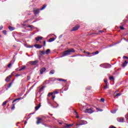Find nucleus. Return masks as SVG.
Returning <instances> with one entry per match:
<instances>
[{
  "mask_svg": "<svg viewBox=\"0 0 128 128\" xmlns=\"http://www.w3.org/2000/svg\"><path fill=\"white\" fill-rule=\"evenodd\" d=\"M76 50L74 48H70L68 50H66L63 52L62 56H70L72 54V52H75Z\"/></svg>",
  "mask_w": 128,
  "mask_h": 128,
  "instance_id": "obj_1",
  "label": "nucleus"
},
{
  "mask_svg": "<svg viewBox=\"0 0 128 128\" xmlns=\"http://www.w3.org/2000/svg\"><path fill=\"white\" fill-rule=\"evenodd\" d=\"M86 110L84 112H86L87 114H92L94 110V108L90 107V106L87 105L86 106Z\"/></svg>",
  "mask_w": 128,
  "mask_h": 128,
  "instance_id": "obj_2",
  "label": "nucleus"
},
{
  "mask_svg": "<svg viewBox=\"0 0 128 128\" xmlns=\"http://www.w3.org/2000/svg\"><path fill=\"white\" fill-rule=\"evenodd\" d=\"M100 52L98 51H96V52H93L92 53H90L89 52H84V54H86L88 56H96V54H98Z\"/></svg>",
  "mask_w": 128,
  "mask_h": 128,
  "instance_id": "obj_3",
  "label": "nucleus"
},
{
  "mask_svg": "<svg viewBox=\"0 0 128 128\" xmlns=\"http://www.w3.org/2000/svg\"><path fill=\"white\" fill-rule=\"evenodd\" d=\"M100 66L102 68H110V64H102L100 65Z\"/></svg>",
  "mask_w": 128,
  "mask_h": 128,
  "instance_id": "obj_4",
  "label": "nucleus"
},
{
  "mask_svg": "<svg viewBox=\"0 0 128 128\" xmlns=\"http://www.w3.org/2000/svg\"><path fill=\"white\" fill-rule=\"evenodd\" d=\"M32 66H36L38 62V60H36L35 61H30L28 62Z\"/></svg>",
  "mask_w": 128,
  "mask_h": 128,
  "instance_id": "obj_5",
  "label": "nucleus"
},
{
  "mask_svg": "<svg viewBox=\"0 0 128 128\" xmlns=\"http://www.w3.org/2000/svg\"><path fill=\"white\" fill-rule=\"evenodd\" d=\"M117 120L119 122H124V118L122 117H118L117 118Z\"/></svg>",
  "mask_w": 128,
  "mask_h": 128,
  "instance_id": "obj_6",
  "label": "nucleus"
},
{
  "mask_svg": "<svg viewBox=\"0 0 128 128\" xmlns=\"http://www.w3.org/2000/svg\"><path fill=\"white\" fill-rule=\"evenodd\" d=\"M14 74V72H12L11 74V75L8 76L6 77V79L5 80L6 82H8L9 80H10V78L12 76V75Z\"/></svg>",
  "mask_w": 128,
  "mask_h": 128,
  "instance_id": "obj_7",
  "label": "nucleus"
},
{
  "mask_svg": "<svg viewBox=\"0 0 128 128\" xmlns=\"http://www.w3.org/2000/svg\"><path fill=\"white\" fill-rule=\"evenodd\" d=\"M80 122V124H79V126H82L83 124H88L86 121L84 120H81Z\"/></svg>",
  "mask_w": 128,
  "mask_h": 128,
  "instance_id": "obj_8",
  "label": "nucleus"
},
{
  "mask_svg": "<svg viewBox=\"0 0 128 128\" xmlns=\"http://www.w3.org/2000/svg\"><path fill=\"white\" fill-rule=\"evenodd\" d=\"M46 70V68H42L40 70V74H42Z\"/></svg>",
  "mask_w": 128,
  "mask_h": 128,
  "instance_id": "obj_9",
  "label": "nucleus"
},
{
  "mask_svg": "<svg viewBox=\"0 0 128 128\" xmlns=\"http://www.w3.org/2000/svg\"><path fill=\"white\" fill-rule=\"evenodd\" d=\"M80 28V26H74V28H72V32H74V30H78Z\"/></svg>",
  "mask_w": 128,
  "mask_h": 128,
  "instance_id": "obj_10",
  "label": "nucleus"
},
{
  "mask_svg": "<svg viewBox=\"0 0 128 128\" xmlns=\"http://www.w3.org/2000/svg\"><path fill=\"white\" fill-rule=\"evenodd\" d=\"M74 124H65V126H64V128H70L71 126H72Z\"/></svg>",
  "mask_w": 128,
  "mask_h": 128,
  "instance_id": "obj_11",
  "label": "nucleus"
},
{
  "mask_svg": "<svg viewBox=\"0 0 128 128\" xmlns=\"http://www.w3.org/2000/svg\"><path fill=\"white\" fill-rule=\"evenodd\" d=\"M34 14L35 16H36V14H38L40 12V9H37L34 10Z\"/></svg>",
  "mask_w": 128,
  "mask_h": 128,
  "instance_id": "obj_12",
  "label": "nucleus"
},
{
  "mask_svg": "<svg viewBox=\"0 0 128 128\" xmlns=\"http://www.w3.org/2000/svg\"><path fill=\"white\" fill-rule=\"evenodd\" d=\"M34 46L36 48H42V46L38 44H35Z\"/></svg>",
  "mask_w": 128,
  "mask_h": 128,
  "instance_id": "obj_13",
  "label": "nucleus"
},
{
  "mask_svg": "<svg viewBox=\"0 0 128 128\" xmlns=\"http://www.w3.org/2000/svg\"><path fill=\"white\" fill-rule=\"evenodd\" d=\"M37 122H36V124H40V122H42V118H37Z\"/></svg>",
  "mask_w": 128,
  "mask_h": 128,
  "instance_id": "obj_14",
  "label": "nucleus"
},
{
  "mask_svg": "<svg viewBox=\"0 0 128 128\" xmlns=\"http://www.w3.org/2000/svg\"><path fill=\"white\" fill-rule=\"evenodd\" d=\"M35 40H36V42H38V40H42V37L40 36H38L36 38Z\"/></svg>",
  "mask_w": 128,
  "mask_h": 128,
  "instance_id": "obj_15",
  "label": "nucleus"
},
{
  "mask_svg": "<svg viewBox=\"0 0 128 128\" xmlns=\"http://www.w3.org/2000/svg\"><path fill=\"white\" fill-rule=\"evenodd\" d=\"M116 91L113 94L114 96V98H116V96H122V93H118L116 96H114V94H116Z\"/></svg>",
  "mask_w": 128,
  "mask_h": 128,
  "instance_id": "obj_16",
  "label": "nucleus"
},
{
  "mask_svg": "<svg viewBox=\"0 0 128 128\" xmlns=\"http://www.w3.org/2000/svg\"><path fill=\"white\" fill-rule=\"evenodd\" d=\"M14 60H12L8 64V68H10L12 64H14Z\"/></svg>",
  "mask_w": 128,
  "mask_h": 128,
  "instance_id": "obj_17",
  "label": "nucleus"
},
{
  "mask_svg": "<svg viewBox=\"0 0 128 128\" xmlns=\"http://www.w3.org/2000/svg\"><path fill=\"white\" fill-rule=\"evenodd\" d=\"M126 64H128V62L125 61L122 64V66L124 68V66H126Z\"/></svg>",
  "mask_w": 128,
  "mask_h": 128,
  "instance_id": "obj_18",
  "label": "nucleus"
},
{
  "mask_svg": "<svg viewBox=\"0 0 128 128\" xmlns=\"http://www.w3.org/2000/svg\"><path fill=\"white\" fill-rule=\"evenodd\" d=\"M57 80H58L59 82H66V80L62 78H58Z\"/></svg>",
  "mask_w": 128,
  "mask_h": 128,
  "instance_id": "obj_19",
  "label": "nucleus"
},
{
  "mask_svg": "<svg viewBox=\"0 0 128 128\" xmlns=\"http://www.w3.org/2000/svg\"><path fill=\"white\" fill-rule=\"evenodd\" d=\"M54 38H50L48 40V42H54Z\"/></svg>",
  "mask_w": 128,
  "mask_h": 128,
  "instance_id": "obj_20",
  "label": "nucleus"
},
{
  "mask_svg": "<svg viewBox=\"0 0 128 128\" xmlns=\"http://www.w3.org/2000/svg\"><path fill=\"white\" fill-rule=\"evenodd\" d=\"M40 108V104H39V105L36 106L35 107V110H38V108Z\"/></svg>",
  "mask_w": 128,
  "mask_h": 128,
  "instance_id": "obj_21",
  "label": "nucleus"
},
{
  "mask_svg": "<svg viewBox=\"0 0 128 128\" xmlns=\"http://www.w3.org/2000/svg\"><path fill=\"white\" fill-rule=\"evenodd\" d=\"M22 100V98H18L15 99L14 100H13L12 103L14 104V102H16V100Z\"/></svg>",
  "mask_w": 128,
  "mask_h": 128,
  "instance_id": "obj_22",
  "label": "nucleus"
},
{
  "mask_svg": "<svg viewBox=\"0 0 128 128\" xmlns=\"http://www.w3.org/2000/svg\"><path fill=\"white\" fill-rule=\"evenodd\" d=\"M60 90H56L54 92V94H60Z\"/></svg>",
  "mask_w": 128,
  "mask_h": 128,
  "instance_id": "obj_23",
  "label": "nucleus"
},
{
  "mask_svg": "<svg viewBox=\"0 0 128 128\" xmlns=\"http://www.w3.org/2000/svg\"><path fill=\"white\" fill-rule=\"evenodd\" d=\"M54 104H57V106H54V105H52V108H58V104H57L56 102H54Z\"/></svg>",
  "mask_w": 128,
  "mask_h": 128,
  "instance_id": "obj_24",
  "label": "nucleus"
},
{
  "mask_svg": "<svg viewBox=\"0 0 128 128\" xmlns=\"http://www.w3.org/2000/svg\"><path fill=\"white\" fill-rule=\"evenodd\" d=\"M50 52V49H48L46 50V54H48Z\"/></svg>",
  "mask_w": 128,
  "mask_h": 128,
  "instance_id": "obj_25",
  "label": "nucleus"
},
{
  "mask_svg": "<svg viewBox=\"0 0 128 128\" xmlns=\"http://www.w3.org/2000/svg\"><path fill=\"white\" fill-rule=\"evenodd\" d=\"M50 74H54V70H51L50 71Z\"/></svg>",
  "mask_w": 128,
  "mask_h": 128,
  "instance_id": "obj_26",
  "label": "nucleus"
},
{
  "mask_svg": "<svg viewBox=\"0 0 128 128\" xmlns=\"http://www.w3.org/2000/svg\"><path fill=\"white\" fill-rule=\"evenodd\" d=\"M46 5H44L42 8L40 10H44V8H46Z\"/></svg>",
  "mask_w": 128,
  "mask_h": 128,
  "instance_id": "obj_27",
  "label": "nucleus"
},
{
  "mask_svg": "<svg viewBox=\"0 0 128 128\" xmlns=\"http://www.w3.org/2000/svg\"><path fill=\"white\" fill-rule=\"evenodd\" d=\"M9 30H14V28H12V26H10L9 27Z\"/></svg>",
  "mask_w": 128,
  "mask_h": 128,
  "instance_id": "obj_28",
  "label": "nucleus"
},
{
  "mask_svg": "<svg viewBox=\"0 0 128 128\" xmlns=\"http://www.w3.org/2000/svg\"><path fill=\"white\" fill-rule=\"evenodd\" d=\"M108 88V83L106 84V85L104 86V90H106V88Z\"/></svg>",
  "mask_w": 128,
  "mask_h": 128,
  "instance_id": "obj_29",
  "label": "nucleus"
},
{
  "mask_svg": "<svg viewBox=\"0 0 128 128\" xmlns=\"http://www.w3.org/2000/svg\"><path fill=\"white\" fill-rule=\"evenodd\" d=\"M12 82L10 83L9 85L8 86V88H10L12 86Z\"/></svg>",
  "mask_w": 128,
  "mask_h": 128,
  "instance_id": "obj_30",
  "label": "nucleus"
},
{
  "mask_svg": "<svg viewBox=\"0 0 128 128\" xmlns=\"http://www.w3.org/2000/svg\"><path fill=\"white\" fill-rule=\"evenodd\" d=\"M6 102H8V101H5L2 104V106H4V105H6Z\"/></svg>",
  "mask_w": 128,
  "mask_h": 128,
  "instance_id": "obj_31",
  "label": "nucleus"
},
{
  "mask_svg": "<svg viewBox=\"0 0 128 128\" xmlns=\"http://www.w3.org/2000/svg\"><path fill=\"white\" fill-rule=\"evenodd\" d=\"M54 92H49L48 94V96H52Z\"/></svg>",
  "mask_w": 128,
  "mask_h": 128,
  "instance_id": "obj_32",
  "label": "nucleus"
},
{
  "mask_svg": "<svg viewBox=\"0 0 128 128\" xmlns=\"http://www.w3.org/2000/svg\"><path fill=\"white\" fill-rule=\"evenodd\" d=\"M26 68V66H23L22 68L20 70H24Z\"/></svg>",
  "mask_w": 128,
  "mask_h": 128,
  "instance_id": "obj_33",
  "label": "nucleus"
},
{
  "mask_svg": "<svg viewBox=\"0 0 128 128\" xmlns=\"http://www.w3.org/2000/svg\"><path fill=\"white\" fill-rule=\"evenodd\" d=\"M27 28H34V26L32 25H30L27 26Z\"/></svg>",
  "mask_w": 128,
  "mask_h": 128,
  "instance_id": "obj_34",
  "label": "nucleus"
},
{
  "mask_svg": "<svg viewBox=\"0 0 128 128\" xmlns=\"http://www.w3.org/2000/svg\"><path fill=\"white\" fill-rule=\"evenodd\" d=\"M40 52L42 54H46V52H44V51H40Z\"/></svg>",
  "mask_w": 128,
  "mask_h": 128,
  "instance_id": "obj_35",
  "label": "nucleus"
},
{
  "mask_svg": "<svg viewBox=\"0 0 128 128\" xmlns=\"http://www.w3.org/2000/svg\"><path fill=\"white\" fill-rule=\"evenodd\" d=\"M109 80H114V77L112 76H110L109 78Z\"/></svg>",
  "mask_w": 128,
  "mask_h": 128,
  "instance_id": "obj_36",
  "label": "nucleus"
},
{
  "mask_svg": "<svg viewBox=\"0 0 128 128\" xmlns=\"http://www.w3.org/2000/svg\"><path fill=\"white\" fill-rule=\"evenodd\" d=\"M125 118H126V120H128V114L125 115Z\"/></svg>",
  "mask_w": 128,
  "mask_h": 128,
  "instance_id": "obj_37",
  "label": "nucleus"
},
{
  "mask_svg": "<svg viewBox=\"0 0 128 128\" xmlns=\"http://www.w3.org/2000/svg\"><path fill=\"white\" fill-rule=\"evenodd\" d=\"M3 34L5 35L6 34V30H3Z\"/></svg>",
  "mask_w": 128,
  "mask_h": 128,
  "instance_id": "obj_38",
  "label": "nucleus"
},
{
  "mask_svg": "<svg viewBox=\"0 0 128 128\" xmlns=\"http://www.w3.org/2000/svg\"><path fill=\"white\" fill-rule=\"evenodd\" d=\"M100 102H104V98H101Z\"/></svg>",
  "mask_w": 128,
  "mask_h": 128,
  "instance_id": "obj_39",
  "label": "nucleus"
},
{
  "mask_svg": "<svg viewBox=\"0 0 128 128\" xmlns=\"http://www.w3.org/2000/svg\"><path fill=\"white\" fill-rule=\"evenodd\" d=\"M116 110H113V111H111V112H112V114H116Z\"/></svg>",
  "mask_w": 128,
  "mask_h": 128,
  "instance_id": "obj_40",
  "label": "nucleus"
},
{
  "mask_svg": "<svg viewBox=\"0 0 128 128\" xmlns=\"http://www.w3.org/2000/svg\"><path fill=\"white\" fill-rule=\"evenodd\" d=\"M75 112L76 114V118H80V116H78V112Z\"/></svg>",
  "mask_w": 128,
  "mask_h": 128,
  "instance_id": "obj_41",
  "label": "nucleus"
},
{
  "mask_svg": "<svg viewBox=\"0 0 128 128\" xmlns=\"http://www.w3.org/2000/svg\"><path fill=\"white\" fill-rule=\"evenodd\" d=\"M4 28V26H0V30H2Z\"/></svg>",
  "mask_w": 128,
  "mask_h": 128,
  "instance_id": "obj_42",
  "label": "nucleus"
},
{
  "mask_svg": "<svg viewBox=\"0 0 128 128\" xmlns=\"http://www.w3.org/2000/svg\"><path fill=\"white\" fill-rule=\"evenodd\" d=\"M120 30H124V26H120Z\"/></svg>",
  "mask_w": 128,
  "mask_h": 128,
  "instance_id": "obj_43",
  "label": "nucleus"
},
{
  "mask_svg": "<svg viewBox=\"0 0 128 128\" xmlns=\"http://www.w3.org/2000/svg\"><path fill=\"white\" fill-rule=\"evenodd\" d=\"M104 82L106 84H108V80L104 79Z\"/></svg>",
  "mask_w": 128,
  "mask_h": 128,
  "instance_id": "obj_44",
  "label": "nucleus"
},
{
  "mask_svg": "<svg viewBox=\"0 0 128 128\" xmlns=\"http://www.w3.org/2000/svg\"><path fill=\"white\" fill-rule=\"evenodd\" d=\"M124 58H126L127 60H128V57L126 56H124Z\"/></svg>",
  "mask_w": 128,
  "mask_h": 128,
  "instance_id": "obj_45",
  "label": "nucleus"
},
{
  "mask_svg": "<svg viewBox=\"0 0 128 128\" xmlns=\"http://www.w3.org/2000/svg\"><path fill=\"white\" fill-rule=\"evenodd\" d=\"M52 98L54 100V98H56V96H52Z\"/></svg>",
  "mask_w": 128,
  "mask_h": 128,
  "instance_id": "obj_46",
  "label": "nucleus"
},
{
  "mask_svg": "<svg viewBox=\"0 0 128 128\" xmlns=\"http://www.w3.org/2000/svg\"><path fill=\"white\" fill-rule=\"evenodd\" d=\"M110 128H116L115 126H110Z\"/></svg>",
  "mask_w": 128,
  "mask_h": 128,
  "instance_id": "obj_47",
  "label": "nucleus"
},
{
  "mask_svg": "<svg viewBox=\"0 0 128 128\" xmlns=\"http://www.w3.org/2000/svg\"><path fill=\"white\" fill-rule=\"evenodd\" d=\"M46 46V41H44V46Z\"/></svg>",
  "mask_w": 128,
  "mask_h": 128,
  "instance_id": "obj_48",
  "label": "nucleus"
},
{
  "mask_svg": "<svg viewBox=\"0 0 128 128\" xmlns=\"http://www.w3.org/2000/svg\"><path fill=\"white\" fill-rule=\"evenodd\" d=\"M30 76H27V80H30Z\"/></svg>",
  "mask_w": 128,
  "mask_h": 128,
  "instance_id": "obj_49",
  "label": "nucleus"
},
{
  "mask_svg": "<svg viewBox=\"0 0 128 128\" xmlns=\"http://www.w3.org/2000/svg\"><path fill=\"white\" fill-rule=\"evenodd\" d=\"M99 32H104V30H99Z\"/></svg>",
  "mask_w": 128,
  "mask_h": 128,
  "instance_id": "obj_50",
  "label": "nucleus"
},
{
  "mask_svg": "<svg viewBox=\"0 0 128 128\" xmlns=\"http://www.w3.org/2000/svg\"><path fill=\"white\" fill-rule=\"evenodd\" d=\"M43 88H41L40 89V92H42V90Z\"/></svg>",
  "mask_w": 128,
  "mask_h": 128,
  "instance_id": "obj_51",
  "label": "nucleus"
},
{
  "mask_svg": "<svg viewBox=\"0 0 128 128\" xmlns=\"http://www.w3.org/2000/svg\"><path fill=\"white\" fill-rule=\"evenodd\" d=\"M12 110H14V107H12Z\"/></svg>",
  "mask_w": 128,
  "mask_h": 128,
  "instance_id": "obj_52",
  "label": "nucleus"
},
{
  "mask_svg": "<svg viewBox=\"0 0 128 128\" xmlns=\"http://www.w3.org/2000/svg\"><path fill=\"white\" fill-rule=\"evenodd\" d=\"M80 126V124H76V126Z\"/></svg>",
  "mask_w": 128,
  "mask_h": 128,
  "instance_id": "obj_53",
  "label": "nucleus"
},
{
  "mask_svg": "<svg viewBox=\"0 0 128 128\" xmlns=\"http://www.w3.org/2000/svg\"><path fill=\"white\" fill-rule=\"evenodd\" d=\"M34 85L33 86H32L31 87V88H34Z\"/></svg>",
  "mask_w": 128,
  "mask_h": 128,
  "instance_id": "obj_54",
  "label": "nucleus"
},
{
  "mask_svg": "<svg viewBox=\"0 0 128 128\" xmlns=\"http://www.w3.org/2000/svg\"><path fill=\"white\" fill-rule=\"evenodd\" d=\"M126 20H124V24H126Z\"/></svg>",
  "mask_w": 128,
  "mask_h": 128,
  "instance_id": "obj_55",
  "label": "nucleus"
},
{
  "mask_svg": "<svg viewBox=\"0 0 128 128\" xmlns=\"http://www.w3.org/2000/svg\"><path fill=\"white\" fill-rule=\"evenodd\" d=\"M26 121H25V122H24V124H26Z\"/></svg>",
  "mask_w": 128,
  "mask_h": 128,
  "instance_id": "obj_56",
  "label": "nucleus"
},
{
  "mask_svg": "<svg viewBox=\"0 0 128 128\" xmlns=\"http://www.w3.org/2000/svg\"><path fill=\"white\" fill-rule=\"evenodd\" d=\"M34 114V112H33V113L31 114Z\"/></svg>",
  "mask_w": 128,
  "mask_h": 128,
  "instance_id": "obj_57",
  "label": "nucleus"
},
{
  "mask_svg": "<svg viewBox=\"0 0 128 128\" xmlns=\"http://www.w3.org/2000/svg\"><path fill=\"white\" fill-rule=\"evenodd\" d=\"M59 124H62V122H60Z\"/></svg>",
  "mask_w": 128,
  "mask_h": 128,
  "instance_id": "obj_58",
  "label": "nucleus"
},
{
  "mask_svg": "<svg viewBox=\"0 0 128 128\" xmlns=\"http://www.w3.org/2000/svg\"><path fill=\"white\" fill-rule=\"evenodd\" d=\"M56 80V78H55V80Z\"/></svg>",
  "mask_w": 128,
  "mask_h": 128,
  "instance_id": "obj_59",
  "label": "nucleus"
},
{
  "mask_svg": "<svg viewBox=\"0 0 128 128\" xmlns=\"http://www.w3.org/2000/svg\"><path fill=\"white\" fill-rule=\"evenodd\" d=\"M28 56H29V57L30 56V55H28Z\"/></svg>",
  "mask_w": 128,
  "mask_h": 128,
  "instance_id": "obj_60",
  "label": "nucleus"
},
{
  "mask_svg": "<svg viewBox=\"0 0 128 128\" xmlns=\"http://www.w3.org/2000/svg\"><path fill=\"white\" fill-rule=\"evenodd\" d=\"M20 75H17V76H18Z\"/></svg>",
  "mask_w": 128,
  "mask_h": 128,
  "instance_id": "obj_61",
  "label": "nucleus"
},
{
  "mask_svg": "<svg viewBox=\"0 0 128 128\" xmlns=\"http://www.w3.org/2000/svg\"><path fill=\"white\" fill-rule=\"evenodd\" d=\"M30 48H32V46H30Z\"/></svg>",
  "mask_w": 128,
  "mask_h": 128,
  "instance_id": "obj_62",
  "label": "nucleus"
},
{
  "mask_svg": "<svg viewBox=\"0 0 128 128\" xmlns=\"http://www.w3.org/2000/svg\"><path fill=\"white\" fill-rule=\"evenodd\" d=\"M47 100H48V98Z\"/></svg>",
  "mask_w": 128,
  "mask_h": 128,
  "instance_id": "obj_63",
  "label": "nucleus"
},
{
  "mask_svg": "<svg viewBox=\"0 0 128 128\" xmlns=\"http://www.w3.org/2000/svg\"><path fill=\"white\" fill-rule=\"evenodd\" d=\"M26 55H28V53H26Z\"/></svg>",
  "mask_w": 128,
  "mask_h": 128,
  "instance_id": "obj_64",
  "label": "nucleus"
}]
</instances>
